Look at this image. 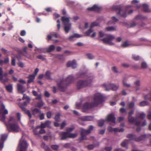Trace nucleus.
<instances>
[{"label": "nucleus", "mask_w": 151, "mask_h": 151, "mask_svg": "<svg viewBox=\"0 0 151 151\" xmlns=\"http://www.w3.org/2000/svg\"><path fill=\"white\" fill-rule=\"evenodd\" d=\"M93 126L90 125L88 127V129L85 130L82 128L81 129L80 142L83 140H86L87 139L86 135L91 133V131L93 129Z\"/></svg>", "instance_id": "6"}, {"label": "nucleus", "mask_w": 151, "mask_h": 151, "mask_svg": "<svg viewBox=\"0 0 151 151\" xmlns=\"http://www.w3.org/2000/svg\"><path fill=\"white\" fill-rule=\"evenodd\" d=\"M17 86L18 90L20 91L23 94L24 92L25 91L23 90V87L20 84H18Z\"/></svg>", "instance_id": "27"}, {"label": "nucleus", "mask_w": 151, "mask_h": 151, "mask_svg": "<svg viewBox=\"0 0 151 151\" xmlns=\"http://www.w3.org/2000/svg\"><path fill=\"white\" fill-rule=\"evenodd\" d=\"M99 145V143L98 142H97L96 144H92L90 145L87 146V148L89 150H92L94 147L96 146H98Z\"/></svg>", "instance_id": "26"}, {"label": "nucleus", "mask_w": 151, "mask_h": 151, "mask_svg": "<svg viewBox=\"0 0 151 151\" xmlns=\"http://www.w3.org/2000/svg\"><path fill=\"white\" fill-rule=\"evenodd\" d=\"M107 37L104 38L100 39V40L103 42L104 43H108L110 45H113L114 43L112 42V41L115 39V37L112 35H106Z\"/></svg>", "instance_id": "7"}, {"label": "nucleus", "mask_w": 151, "mask_h": 151, "mask_svg": "<svg viewBox=\"0 0 151 151\" xmlns=\"http://www.w3.org/2000/svg\"><path fill=\"white\" fill-rule=\"evenodd\" d=\"M146 116V114L143 113L137 112L136 114V117L137 119L139 118L144 119L145 117Z\"/></svg>", "instance_id": "22"}, {"label": "nucleus", "mask_w": 151, "mask_h": 151, "mask_svg": "<svg viewBox=\"0 0 151 151\" xmlns=\"http://www.w3.org/2000/svg\"><path fill=\"white\" fill-rule=\"evenodd\" d=\"M137 119H136V117L135 118L132 117V116H128V120L129 122L133 124L134 123L136 122V120Z\"/></svg>", "instance_id": "29"}, {"label": "nucleus", "mask_w": 151, "mask_h": 151, "mask_svg": "<svg viewBox=\"0 0 151 151\" xmlns=\"http://www.w3.org/2000/svg\"><path fill=\"white\" fill-rule=\"evenodd\" d=\"M77 75L78 78H87L86 80H80L77 82L76 86L78 89L91 85L93 78V77L92 74H88L86 73L83 72L78 73Z\"/></svg>", "instance_id": "1"}, {"label": "nucleus", "mask_w": 151, "mask_h": 151, "mask_svg": "<svg viewBox=\"0 0 151 151\" xmlns=\"http://www.w3.org/2000/svg\"><path fill=\"white\" fill-rule=\"evenodd\" d=\"M132 7L131 6H127L126 7H122L121 6H116L113 7V9L116 11H118L117 15H120L122 17H125L127 16V12L128 9Z\"/></svg>", "instance_id": "5"}, {"label": "nucleus", "mask_w": 151, "mask_h": 151, "mask_svg": "<svg viewBox=\"0 0 151 151\" xmlns=\"http://www.w3.org/2000/svg\"><path fill=\"white\" fill-rule=\"evenodd\" d=\"M104 99V97L99 94H95L91 104L87 102L84 104L82 108V111L85 112L89 108L97 106L102 102Z\"/></svg>", "instance_id": "2"}, {"label": "nucleus", "mask_w": 151, "mask_h": 151, "mask_svg": "<svg viewBox=\"0 0 151 151\" xmlns=\"http://www.w3.org/2000/svg\"><path fill=\"white\" fill-rule=\"evenodd\" d=\"M143 11L146 12H151L149 9L148 6L146 4H144L142 5Z\"/></svg>", "instance_id": "24"}, {"label": "nucleus", "mask_w": 151, "mask_h": 151, "mask_svg": "<svg viewBox=\"0 0 151 151\" xmlns=\"http://www.w3.org/2000/svg\"><path fill=\"white\" fill-rule=\"evenodd\" d=\"M45 123L46 127H49L50 126V122L49 121H47L45 122Z\"/></svg>", "instance_id": "56"}, {"label": "nucleus", "mask_w": 151, "mask_h": 151, "mask_svg": "<svg viewBox=\"0 0 151 151\" xmlns=\"http://www.w3.org/2000/svg\"><path fill=\"white\" fill-rule=\"evenodd\" d=\"M47 116L48 118H51L52 116V113L50 111H48L47 112Z\"/></svg>", "instance_id": "54"}, {"label": "nucleus", "mask_w": 151, "mask_h": 151, "mask_svg": "<svg viewBox=\"0 0 151 151\" xmlns=\"http://www.w3.org/2000/svg\"><path fill=\"white\" fill-rule=\"evenodd\" d=\"M106 151H111L112 150V148L111 147H107L105 148Z\"/></svg>", "instance_id": "60"}, {"label": "nucleus", "mask_w": 151, "mask_h": 151, "mask_svg": "<svg viewBox=\"0 0 151 151\" xmlns=\"http://www.w3.org/2000/svg\"><path fill=\"white\" fill-rule=\"evenodd\" d=\"M5 88L6 90L9 92L11 93L12 91V85L10 84L6 86Z\"/></svg>", "instance_id": "30"}, {"label": "nucleus", "mask_w": 151, "mask_h": 151, "mask_svg": "<svg viewBox=\"0 0 151 151\" xmlns=\"http://www.w3.org/2000/svg\"><path fill=\"white\" fill-rule=\"evenodd\" d=\"M134 84L135 86L139 87L140 86V81L139 80H137L134 82Z\"/></svg>", "instance_id": "34"}, {"label": "nucleus", "mask_w": 151, "mask_h": 151, "mask_svg": "<svg viewBox=\"0 0 151 151\" xmlns=\"http://www.w3.org/2000/svg\"><path fill=\"white\" fill-rule=\"evenodd\" d=\"M143 16L142 15H138L135 18L136 19H141L143 18Z\"/></svg>", "instance_id": "63"}, {"label": "nucleus", "mask_w": 151, "mask_h": 151, "mask_svg": "<svg viewBox=\"0 0 151 151\" xmlns=\"http://www.w3.org/2000/svg\"><path fill=\"white\" fill-rule=\"evenodd\" d=\"M51 73L49 71H47L45 74V76L46 77V78L49 80H53V79L52 78L50 77Z\"/></svg>", "instance_id": "31"}, {"label": "nucleus", "mask_w": 151, "mask_h": 151, "mask_svg": "<svg viewBox=\"0 0 151 151\" xmlns=\"http://www.w3.org/2000/svg\"><path fill=\"white\" fill-rule=\"evenodd\" d=\"M5 124L7 130L9 132H17L20 130L18 123L14 117H10L8 122L7 123H5Z\"/></svg>", "instance_id": "3"}, {"label": "nucleus", "mask_w": 151, "mask_h": 151, "mask_svg": "<svg viewBox=\"0 0 151 151\" xmlns=\"http://www.w3.org/2000/svg\"><path fill=\"white\" fill-rule=\"evenodd\" d=\"M132 58L135 61L138 60L140 59V57L139 56L134 54L132 55Z\"/></svg>", "instance_id": "38"}, {"label": "nucleus", "mask_w": 151, "mask_h": 151, "mask_svg": "<svg viewBox=\"0 0 151 151\" xmlns=\"http://www.w3.org/2000/svg\"><path fill=\"white\" fill-rule=\"evenodd\" d=\"M61 140H64L68 138V133L65 132H61L60 133Z\"/></svg>", "instance_id": "21"}, {"label": "nucleus", "mask_w": 151, "mask_h": 151, "mask_svg": "<svg viewBox=\"0 0 151 151\" xmlns=\"http://www.w3.org/2000/svg\"><path fill=\"white\" fill-rule=\"evenodd\" d=\"M57 22L58 23L57 25L58 29V30H59L60 27V20L59 19L57 20Z\"/></svg>", "instance_id": "51"}, {"label": "nucleus", "mask_w": 151, "mask_h": 151, "mask_svg": "<svg viewBox=\"0 0 151 151\" xmlns=\"http://www.w3.org/2000/svg\"><path fill=\"white\" fill-rule=\"evenodd\" d=\"M26 34V32L24 30H22L20 33V35L21 36H24Z\"/></svg>", "instance_id": "57"}, {"label": "nucleus", "mask_w": 151, "mask_h": 151, "mask_svg": "<svg viewBox=\"0 0 151 151\" xmlns=\"http://www.w3.org/2000/svg\"><path fill=\"white\" fill-rule=\"evenodd\" d=\"M129 45L127 42H124L122 45V46L124 47H126L129 46Z\"/></svg>", "instance_id": "53"}, {"label": "nucleus", "mask_w": 151, "mask_h": 151, "mask_svg": "<svg viewBox=\"0 0 151 151\" xmlns=\"http://www.w3.org/2000/svg\"><path fill=\"white\" fill-rule=\"evenodd\" d=\"M127 137L132 139L136 141L139 142L145 140L147 137V135L144 134L141 135L139 137H137L136 135L132 134H129L127 135Z\"/></svg>", "instance_id": "8"}, {"label": "nucleus", "mask_w": 151, "mask_h": 151, "mask_svg": "<svg viewBox=\"0 0 151 151\" xmlns=\"http://www.w3.org/2000/svg\"><path fill=\"white\" fill-rule=\"evenodd\" d=\"M70 143H67L65 144L64 145V147L66 148H68L70 147Z\"/></svg>", "instance_id": "61"}, {"label": "nucleus", "mask_w": 151, "mask_h": 151, "mask_svg": "<svg viewBox=\"0 0 151 151\" xmlns=\"http://www.w3.org/2000/svg\"><path fill=\"white\" fill-rule=\"evenodd\" d=\"M106 30L108 31H115L116 30V29L115 27H107L105 28Z\"/></svg>", "instance_id": "32"}, {"label": "nucleus", "mask_w": 151, "mask_h": 151, "mask_svg": "<svg viewBox=\"0 0 151 151\" xmlns=\"http://www.w3.org/2000/svg\"><path fill=\"white\" fill-rule=\"evenodd\" d=\"M105 122L104 120H101L99 121L98 122V126L100 127H102L103 126Z\"/></svg>", "instance_id": "35"}, {"label": "nucleus", "mask_w": 151, "mask_h": 151, "mask_svg": "<svg viewBox=\"0 0 151 151\" xmlns=\"http://www.w3.org/2000/svg\"><path fill=\"white\" fill-rule=\"evenodd\" d=\"M51 148L54 150H57L58 149L59 147L58 145H53L51 146Z\"/></svg>", "instance_id": "48"}, {"label": "nucleus", "mask_w": 151, "mask_h": 151, "mask_svg": "<svg viewBox=\"0 0 151 151\" xmlns=\"http://www.w3.org/2000/svg\"><path fill=\"white\" fill-rule=\"evenodd\" d=\"M86 55L89 59H92L94 58V56L91 53L87 54Z\"/></svg>", "instance_id": "44"}, {"label": "nucleus", "mask_w": 151, "mask_h": 151, "mask_svg": "<svg viewBox=\"0 0 151 151\" xmlns=\"http://www.w3.org/2000/svg\"><path fill=\"white\" fill-rule=\"evenodd\" d=\"M40 111V110L36 108H35L33 110V112L35 113H39Z\"/></svg>", "instance_id": "55"}, {"label": "nucleus", "mask_w": 151, "mask_h": 151, "mask_svg": "<svg viewBox=\"0 0 151 151\" xmlns=\"http://www.w3.org/2000/svg\"><path fill=\"white\" fill-rule=\"evenodd\" d=\"M99 24L96 22H93L91 23L90 26V29L87 31L86 32V34L88 36H90L91 37H94L96 36V32H93L92 34L90 35V34L93 32V28L95 26H97Z\"/></svg>", "instance_id": "9"}, {"label": "nucleus", "mask_w": 151, "mask_h": 151, "mask_svg": "<svg viewBox=\"0 0 151 151\" xmlns=\"http://www.w3.org/2000/svg\"><path fill=\"white\" fill-rule=\"evenodd\" d=\"M71 24H68L64 25V29L65 32L68 33L69 32V30L71 27Z\"/></svg>", "instance_id": "25"}, {"label": "nucleus", "mask_w": 151, "mask_h": 151, "mask_svg": "<svg viewBox=\"0 0 151 151\" xmlns=\"http://www.w3.org/2000/svg\"><path fill=\"white\" fill-rule=\"evenodd\" d=\"M141 66L143 68H146L147 67V64L145 62H142L141 63Z\"/></svg>", "instance_id": "50"}, {"label": "nucleus", "mask_w": 151, "mask_h": 151, "mask_svg": "<svg viewBox=\"0 0 151 151\" xmlns=\"http://www.w3.org/2000/svg\"><path fill=\"white\" fill-rule=\"evenodd\" d=\"M27 105V102L25 101L20 106L21 108H22V110L25 112L28 116L29 119L32 118L31 114L29 110H27L25 107L24 106Z\"/></svg>", "instance_id": "13"}, {"label": "nucleus", "mask_w": 151, "mask_h": 151, "mask_svg": "<svg viewBox=\"0 0 151 151\" xmlns=\"http://www.w3.org/2000/svg\"><path fill=\"white\" fill-rule=\"evenodd\" d=\"M93 119V117L92 116H84L80 117L79 120H80L82 121H91Z\"/></svg>", "instance_id": "17"}, {"label": "nucleus", "mask_w": 151, "mask_h": 151, "mask_svg": "<svg viewBox=\"0 0 151 151\" xmlns=\"http://www.w3.org/2000/svg\"><path fill=\"white\" fill-rule=\"evenodd\" d=\"M38 127H39L40 128H43L46 127L45 124L44 123H42L39 126H38Z\"/></svg>", "instance_id": "59"}, {"label": "nucleus", "mask_w": 151, "mask_h": 151, "mask_svg": "<svg viewBox=\"0 0 151 151\" xmlns=\"http://www.w3.org/2000/svg\"><path fill=\"white\" fill-rule=\"evenodd\" d=\"M77 64L75 60H73L72 61H68L67 64V67H71L73 68H75L76 67Z\"/></svg>", "instance_id": "18"}, {"label": "nucleus", "mask_w": 151, "mask_h": 151, "mask_svg": "<svg viewBox=\"0 0 151 151\" xmlns=\"http://www.w3.org/2000/svg\"><path fill=\"white\" fill-rule=\"evenodd\" d=\"M44 104L43 102L41 101L40 102H37V106L39 108H41L42 107Z\"/></svg>", "instance_id": "42"}, {"label": "nucleus", "mask_w": 151, "mask_h": 151, "mask_svg": "<svg viewBox=\"0 0 151 151\" xmlns=\"http://www.w3.org/2000/svg\"><path fill=\"white\" fill-rule=\"evenodd\" d=\"M50 35H51L52 37H54L55 38H57L58 37V35L57 33L55 32H52L50 33Z\"/></svg>", "instance_id": "45"}, {"label": "nucleus", "mask_w": 151, "mask_h": 151, "mask_svg": "<svg viewBox=\"0 0 151 151\" xmlns=\"http://www.w3.org/2000/svg\"><path fill=\"white\" fill-rule=\"evenodd\" d=\"M35 75L34 74L29 75L27 77L29 80L27 81L28 83H30L34 81L35 78Z\"/></svg>", "instance_id": "23"}, {"label": "nucleus", "mask_w": 151, "mask_h": 151, "mask_svg": "<svg viewBox=\"0 0 151 151\" xmlns=\"http://www.w3.org/2000/svg\"><path fill=\"white\" fill-rule=\"evenodd\" d=\"M145 99L149 100L151 101V93L148 94L145 96Z\"/></svg>", "instance_id": "39"}, {"label": "nucleus", "mask_w": 151, "mask_h": 151, "mask_svg": "<svg viewBox=\"0 0 151 151\" xmlns=\"http://www.w3.org/2000/svg\"><path fill=\"white\" fill-rule=\"evenodd\" d=\"M40 128L39 127H37L35 129H34L33 130V132L35 135L37 136H39L40 134H43L45 132V130L44 129H43V128H42V129H40L39 130V131H38V132L37 133L36 132V130H37V129L38 128Z\"/></svg>", "instance_id": "19"}, {"label": "nucleus", "mask_w": 151, "mask_h": 151, "mask_svg": "<svg viewBox=\"0 0 151 151\" xmlns=\"http://www.w3.org/2000/svg\"><path fill=\"white\" fill-rule=\"evenodd\" d=\"M28 144L25 140H20L19 145L20 148L19 151H26Z\"/></svg>", "instance_id": "12"}, {"label": "nucleus", "mask_w": 151, "mask_h": 151, "mask_svg": "<svg viewBox=\"0 0 151 151\" xmlns=\"http://www.w3.org/2000/svg\"><path fill=\"white\" fill-rule=\"evenodd\" d=\"M61 20L64 25L71 24L69 22L70 19L69 17H66L65 16L62 17L61 18Z\"/></svg>", "instance_id": "20"}, {"label": "nucleus", "mask_w": 151, "mask_h": 151, "mask_svg": "<svg viewBox=\"0 0 151 151\" xmlns=\"http://www.w3.org/2000/svg\"><path fill=\"white\" fill-rule=\"evenodd\" d=\"M60 114L59 113H57L56 114L55 118L56 121H60Z\"/></svg>", "instance_id": "36"}, {"label": "nucleus", "mask_w": 151, "mask_h": 151, "mask_svg": "<svg viewBox=\"0 0 151 151\" xmlns=\"http://www.w3.org/2000/svg\"><path fill=\"white\" fill-rule=\"evenodd\" d=\"M55 47L53 45H51L49 46L48 48L46 49V51L48 52H50L55 49Z\"/></svg>", "instance_id": "28"}, {"label": "nucleus", "mask_w": 151, "mask_h": 151, "mask_svg": "<svg viewBox=\"0 0 151 151\" xmlns=\"http://www.w3.org/2000/svg\"><path fill=\"white\" fill-rule=\"evenodd\" d=\"M87 9L89 11L99 12L101 8L97 5L95 4L92 7L88 8Z\"/></svg>", "instance_id": "16"}, {"label": "nucleus", "mask_w": 151, "mask_h": 151, "mask_svg": "<svg viewBox=\"0 0 151 151\" xmlns=\"http://www.w3.org/2000/svg\"><path fill=\"white\" fill-rule=\"evenodd\" d=\"M77 135V134L69 133H68V138H75Z\"/></svg>", "instance_id": "43"}, {"label": "nucleus", "mask_w": 151, "mask_h": 151, "mask_svg": "<svg viewBox=\"0 0 151 151\" xmlns=\"http://www.w3.org/2000/svg\"><path fill=\"white\" fill-rule=\"evenodd\" d=\"M148 104V102L146 101H143L140 103L139 105L140 106H142L147 105Z\"/></svg>", "instance_id": "37"}, {"label": "nucleus", "mask_w": 151, "mask_h": 151, "mask_svg": "<svg viewBox=\"0 0 151 151\" xmlns=\"http://www.w3.org/2000/svg\"><path fill=\"white\" fill-rule=\"evenodd\" d=\"M137 119H136V122L134 123H135V124L136 126H138L140 125L141 122L139 121H137Z\"/></svg>", "instance_id": "62"}, {"label": "nucleus", "mask_w": 151, "mask_h": 151, "mask_svg": "<svg viewBox=\"0 0 151 151\" xmlns=\"http://www.w3.org/2000/svg\"><path fill=\"white\" fill-rule=\"evenodd\" d=\"M123 84L124 86L127 87H129L130 86V84L126 83L124 80L123 81Z\"/></svg>", "instance_id": "52"}, {"label": "nucleus", "mask_w": 151, "mask_h": 151, "mask_svg": "<svg viewBox=\"0 0 151 151\" xmlns=\"http://www.w3.org/2000/svg\"><path fill=\"white\" fill-rule=\"evenodd\" d=\"M74 80L73 76H68L65 80L60 79L57 81V84L60 90L64 92L65 91L66 88L68 84L72 83Z\"/></svg>", "instance_id": "4"}, {"label": "nucleus", "mask_w": 151, "mask_h": 151, "mask_svg": "<svg viewBox=\"0 0 151 151\" xmlns=\"http://www.w3.org/2000/svg\"><path fill=\"white\" fill-rule=\"evenodd\" d=\"M105 35V34L102 31H101L99 32V37L102 38Z\"/></svg>", "instance_id": "47"}, {"label": "nucleus", "mask_w": 151, "mask_h": 151, "mask_svg": "<svg viewBox=\"0 0 151 151\" xmlns=\"http://www.w3.org/2000/svg\"><path fill=\"white\" fill-rule=\"evenodd\" d=\"M135 103L134 102H131L127 104V106L129 108L132 109L133 108L134 106Z\"/></svg>", "instance_id": "33"}, {"label": "nucleus", "mask_w": 151, "mask_h": 151, "mask_svg": "<svg viewBox=\"0 0 151 151\" xmlns=\"http://www.w3.org/2000/svg\"><path fill=\"white\" fill-rule=\"evenodd\" d=\"M124 119V117H119L118 118V121L119 122H120L122 121Z\"/></svg>", "instance_id": "64"}, {"label": "nucleus", "mask_w": 151, "mask_h": 151, "mask_svg": "<svg viewBox=\"0 0 151 151\" xmlns=\"http://www.w3.org/2000/svg\"><path fill=\"white\" fill-rule=\"evenodd\" d=\"M37 58L39 59L42 60H45V58L41 55H39L37 56Z\"/></svg>", "instance_id": "49"}, {"label": "nucleus", "mask_w": 151, "mask_h": 151, "mask_svg": "<svg viewBox=\"0 0 151 151\" xmlns=\"http://www.w3.org/2000/svg\"><path fill=\"white\" fill-rule=\"evenodd\" d=\"M7 136L4 134L1 135V139H0V150H1L4 147V141L6 139Z\"/></svg>", "instance_id": "15"}, {"label": "nucleus", "mask_w": 151, "mask_h": 151, "mask_svg": "<svg viewBox=\"0 0 151 151\" xmlns=\"http://www.w3.org/2000/svg\"><path fill=\"white\" fill-rule=\"evenodd\" d=\"M13 22H8V24L7 25V26L8 27V29L9 30H11L12 29L13 27V26L12 25Z\"/></svg>", "instance_id": "41"}, {"label": "nucleus", "mask_w": 151, "mask_h": 151, "mask_svg": "<svg viewBox=\"0 0 151 151\" xmlns=\"http://www.w3.org/2000/svg\"><path fill=\"white\" fill-rule=\"evenodd\" d=\"M128 140L127 139H125L121 144V146L122 147H125L127 143L128 142Z\"/></svg>", "instance_id": "46"}, {"label": "nucleus", "mask_w": 151, "mask_h": 151, "mask_svg": "<svg viewBox=\"0 0 151 151\" xmlns=\"http://www.w3.org/2000/svg\"><path fill=\"white\" fill-rule=\"evenodd\" d=\"M27 47H25L23 48V51L24 53H23V55L26 56L27 57Z\"/></svg>", "instance_id": "40"}, {"label": "nucleus", "mask_w": 151, "mask_h": 151, "mask_svg": "<svg viewBox=\"0 0 151 151\" xmlns=\"http://www.w3.org/2000/svg\"><path fill=\"white\" fill-rule=\"evenodd\" d=\"M106 120L108 121L114 123H116L115 116L112 114H109L106 117Z\"/></svg>", "instance_id": "14"}, {"label": "nucleus", "mask_w": 151, "mask_h": 151, "mask_svg": "<svg viewBox=\"0 0 151 151\" xmlns=\"http://www.w3.org/2000/svg\"><path fill=\"white\" fill-rule=\"evenodd\" d=\"M74 128L73 127H69L67 129V131L68 132H71L73 129H74Z\"/></svg>", "instance_id": "58"}, {"label": "nucleus", "mask_w": 151, "mask_h": 151, "mask_svg": "<svg viewBox=\"0 0 151 151\" xmlns=\"http://www.w3.org/2000/svg\"><path fill=\"white\" fill-rule=\"evenodd\" d=\"M103 86H104L105 88V90L109 91L110 90L113 91H116L118 88V86L114 83H109L108 85L104 84Z\"/></svg>", "instance_id": "11"}, {"label": "nucleus", "mask_w": 151, "mask_h": 151, "mask_svg": "<svg viewBox=\"0 0 151 151\" xmlns=\"http://www.w3.org/2000/svg\"><path fill=\"white\" fill-rule=\"evenodd\" d=\"M3 73V71L2 68L0 67V81L3 83H5L7 82L9 79L7 78H4V77L7 76L8 74L7 73Z\"/></svg>", "instance_id": "10"}]
</instances>
